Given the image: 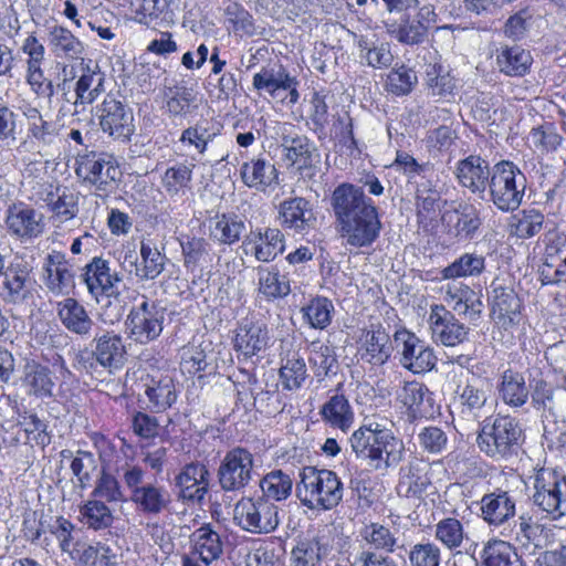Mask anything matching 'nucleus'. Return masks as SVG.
I'll return each instance as SVG.
<instances>
[{"label":"nucleus","instance_id":"53","mask_svg":"<svg viewBox=\"0 0 566 566\" xmlns=\"http://www.w3.org/2000/svg\"><path fill=\"white\" fill-rule=\"evenodd\" d=\"M434 537L449 549L459 548L464 538L465 532L462 523L454 517L440 520L434 526Z\"/></svg>","mask_w":566,"mask_h":566},{"label":"nucleus","instance_id":"13","mask_svg":"<svg viewBox=\"0 0 566 566\" xmlns=\"http://www.w3.org/2000/svg\"><path fill=\"white\" fill-rule=\"evenodd\" d=\"M34 284L28 264L14 259L0 277V295L9 303L25 304L33 297Z\"/></svg>","mask_w":566,"mask_h":566},{"label":"nucleus","instance_id":"31","mask_svg":"<svg viewBox=\"0 0 566 566\" xmlns=\"http://www.w3.org/2000/svg\"><path fill=\"white\" fill-rule=\"evenodd\" d=\"M356 43L361 63L373 69H385L391 65L394 55L388 42L378 41L375 35H360Z\"/></svg>","mask_w":566,"mask_h":566},{"label":"nucleus","instance_id":"61","mask_svg":"<svg viewBox=\"0 0 566 566\" xmlns=\"http://www.w3.org/2000/svg\"><path fill=\"white\" fill-rule=\"evenodd\" d=\"M416 201L418 214H429L440 208L441 193L431 180H424L417 185Z\"/></svg>","mask_w":566,"mask_h":566},{"label":"nucleus","instance_id":"37","mask_svg":"<svg viewBox=\"0 0 566 566\" xmlns=\"http://www.w3.org/2000/svg\"><path fill=\"white\" fill-rule=\"evenodd\" d=\"M49 44L57 57L76 60L84 52L83 43L70 30L59 25L50 31Z\"/></svg>","mask_w":566,"mask_h":566},{"label":"nucleus","instance_id":"39","mask_svg":"<svg viewBox=\"0 0 566 566\" xmlns=\"http://www.w3.org/2000/svg\"><path fill=\"white\" fill-rule=\"evenodd\" d=\"M497 65L500 71L510 76L524 75L532 64L528 51L520 46H503L499 51Z\"/></svg>","mask_w":566,"mask_h":566},{"label":"nucleus","instance_id":"17","mask_svg":"<svg viewBox=\"0 0 566 566\" xmlns=\"http://www.w3.org/2000/svg\"><path fill=\"white\" fill-rule=\"evenodd\" d=\"M480 511L481 517L490 526L499 527L514 518L516 501L507 491L497 489L482 496Z\"/></svg>","mask_w":566,"mask_h":566},{"label":"nucleus","instance_id":"2","mask_svg":"<svg viewBox=\"0 0 566 566\" xmlns=\"http://www.w3.org/2000/svg\"><path fill=\"white\" fill-rule=\"evenodd\" d=\"M356 455L375 471L387 472L403 459L405 446L389 429L379 423H369L355 430L349 439Z\"/></svg>","mask_w":566,"mask_h":566},{"label":"nucleus","instance_id":"15","mask_svg":"<svg viewBox=\"0 0 566 566\" xmlns=\"http://www.w3.org/2000/svg\"><path fill=\"white\" fill-rule=\"evenodd\" d=\"M521 315V301L510 286L492 284L491 317L493 322L507 329L518 323Z\"/></svg>","mask_w":566,"mask_h":566},{"label":"nucleus","instance_id":"62","mask_svg":"<svg viewBox=\"0 0 566 566\" xmlns=\"http://www.w3.org/2000/svg\"><path fill=\"white\" fill-rule=\"evenodd\" d=\"M94 499L105 500L108 503L124 502L125 496L117 479L107 472H102L92 492Z\"/></svg>","mask_w":566,"mask_h":566},{"label":"nucleus","instance_id":"63","mask_svg":"<svg viewBox=\"0 0 566 566\" xmlns=\"http://www.w3.org/2000/svg\"><path fill=\"white\" fill-rule=\"evenodd\" d=\"M280 377L284 388L292 390L298 388L306 377V365L300 357H289L280 368Z\"/></svg>","mask_w":566,"mask_h":566},{"label":"nucleus","instance_id":"55","mask_svg":"<svg viewBox=\"0 0 566 566\" xmlns=\"http://www.w3.org/2000/svg\"><path fill=\"white\" fill-rule=\"evenodd\" d=\"M259 291L268 298H277L286 296L291 289L284 275L277 271L261 269L259 270Z\"/></svg>","mask_w":566,"mask_h":566},{"label":"nucleus","instance_id":"6","mask_svg":"<svg viewBox=\"0 0 566 566\" xmlns=\"http://www.w3.org/2000/svg\"><path fill=\"white\" fill-rule=\"evenodd\" d=\"M75 174L82 184L93 187L101 196L112 192L120 178L115 158L105 153L90 151L76 158Z\"/></svg>","mask_w":566,"mask_h":566},{"label":"nucleus","instance_id":"49","mask_svg":"<svg viewBox=\"0 0 566 566\" xmlns=\"http://www.w3.org/2000/svg\"><path fill=\"white\" fill-rule=\"evenodd\" d=\"M543 222L544 216L538 210H523L512 216L510 233L523 239L532 238L542 230Z\"/></svg>","mask_w":566,"mask_h":566},{"label":"nucleus","instance_id":"22","mask_svg":"<svg viewBox=\"0 0 566 566\" xmlns=\"http://www.w3.org/2000/svg\"><path fill=\"white\" fill-rule=\"evenodd\" d=\"M430 485L428 464L413 458L400 468L397 492L407 499H419Z\"/></svg>","mask_w":566,"mask_h":566},{"label":"nucleus","instance_id":"9","mask_svg":"<svg viewBox=\"0 0 566 566\" xmlns=\"http://www.w3.org/2000/svg\"><path fill=\"white\" fill-rule=\"evenodd\" d=\"M522 428L510 416H497L492 423H485L479 436L478 444L482 452L495 459L513 454L520 444Z\"/></svg>","mask_w":566,"mask_h":566},{"label":"nucleus","instance_id":"33","mask_svg":"<svg viewBox=\"0 0 566 566\" xmlns=\"http://www.w3.org/2000/svg\"><path fill=\"white\" fill-rule=\"evenodd\" d=\"M499 394L505 405L512 408H520L527 401L530 391L524 376L509 369L502 375Z\"/></svg>","mask_w":566,"mask_h":566},{"label":"nucleus","instance_id":"5","mask_svg":"<svg viewBox=\"0 0 566 566\" xmlns=\"http://www.w3.org/2000/svg\"><path fill=\"white\" fill-rule=\"evenodd\" d=\"M146 472L136 464H126L122 468V480L129 491V501L138 511L148 515H158L164 512L169 503L168 490L155 482L144 483Z\"/></svg>","mask_w":566,"mask_h":566},{"label":"nucleus","instance_id":"28","mask_svg":"<svg viewBox=\"0 0 566 566\" xmlns=\"http://www.w3.org/2000/svg\"><path fill=\"white\" fill-rule=\"evenodd\" d=\"M182 499L201 502L209 488V471L205 464L190 463L177 478Z\"/></svg>","mask_w":566,"mask_h":566},{"label":"nucleus","instance_id":"58","mask_svg":"<svg viewBox=\"0 0 566 566\" xmlns=\"http://www.w3.org/2000/svg\"><path fill=\"white\" fill-rule=\"evenodd\" d=\"M424 82L430 93L437 96L451 94L455 87L454 78L437 64L428 65Z\"/></svg>","mask_w":566,"mask_h":566},{"label":"nucleus","instance_id":"57","mask_svg":"<svg viewBox=\"0 0 566 566\" xmlns=\"http://www.w3.org/2000/svg\"><path fill=\"white\" fill-rule=\"evenodd\" d=\"M418 82L415 71L405 65L392 69L386 78V90L397 96L409 94Z\"/></svg>","mask_w":566,"mask_h":566},{"label":"nucleus","instance_id":"29","mask_svg":"<svg viewBox=\"0 0 566 566\" xmlns=\"http://www.w3.org/2000/svg\"><path fill=\"white\" fill-rule=\"evenodd\" d=\"M192 552L206 565L217 560L223 552V543L219 532L209 523L202 524L190 535Z\"/></svg>","mask_w":566,"mask_h":566},{"label":"nucleus","instance_id":"16","mask_svg":"<svg viewBox=\"0 0 566 566\" xmlns=\"http://www.w3.org/2000/svg\"><path fill=\"white\" fill-rule=\"evenodd\" d=\"M83 281L88 292L101 302L99 297H112L116 294L117 283L120 279L116 273L111 274L108 262L102 258L95 256L85 265L82 274Z\"/></svg>","mask_w":566,"mask_h":566},{"label":"nucleus","instance_id":"20","mask_svg":"<svg viewBox=\"0 0 566 566\" xmlns=\"http://www.w3.org/2000/svg\"><path fill=\"white\" fill-rule=\"evenodd\" d=\"M279 130L282 138V147L285 150V157L292 161V164H297L300 169H312L315 149L308 138L300 135L295 126L290 123H283L279 127Z\"/></svg>","mask_w":566,"mask_h":566},{"label":"nucleus","instance_id":"14","mask_svg":"<svg viewBox=\"0 0 566 566\" xmlns=\"http://www.w3.org/2000/svg\"><path fill=\"white\" fill-rule=\"evenodd\" d=\"M441 220L447 233L458 242L472 241L481 233L483 226L480 209L471 203H461L444 211Z\"/></svg>","mask_w":566,"mask_h":566},{"label":"nucleus","instance_id":"47","mask_svg":"<svg viewBox=\"0 0 566 566\" xmlns=\"http://www.w3.org/2000/svg\"><path fill=\"white\" fill-rule=\"evenodd\" d=\"M252 85L256 91L274 96L276 91L292 86V76L282 66L279 70L262 67L254 74Z\"/></svg>","mask_w":566,"mask_h":566},{"label":"nucleus","instance_id":"38","mask_svg":"<svg viewBox=\"0 0 566 566\" xmlns=\"http://www.w3.org/2000/svg\"><path fill=\"white\" fill-rule=\"evenodd\" d=\"M482 566H524L513 546L502 539L489 541L481 554Z\"/></svg>","mask_w":566,"mask_h":566},{"label":"nucleus","instance_id":"45","mask_svg":"<svg viewBox=\"0 0 566 566\" xmlns=\"http://www.w3.org/2000/svg\"><path fill=\"white\" fill-rule=\"evenodd\" d=\"M361 538L376 552L384 554L394 553L398 543L396 534L387 526L379 523H370L360 530Z\"/></svg>","mask_w":566,"mask_h":566},{"label":"nucleus","instance_id":"23","mask_svg":"<svg viewBox=\"0 0 566 566\" xmlns=\"http://www.w3.org/2000/svg\"><path fill=\"white\" fill-rule=\"evenodd\" d=\"M45 285L54 295H67L74 287V274L65 255L53 251L45 259Z\"/></svg>","mask_w":566,"mask_h":566},{"label":"nucleus","instance_id":"24","mask_svg":"<svg viewBox=\"0 0 566 566\" xmlns=\"http://www.w3.org/2000/svg\"><path fill=\"white\" fill-rule=\"evenodd\" d=\"M279 220L283 227L303 232L314 226L315 217L310 201L295 197L280 203Z\"/></svg>","mask_w":566,"mask_h":566},{"label":"nucleus","instance_id":"11","mask_svg":"<svg viewBox=\"0 0 566 566\" xmlns=\"http://www.w3.org/2000/svg\"><path fill=\"white\" fill-rule=\"evenodd\" d=\"M4 224L8 233L21 242L34 240L45 230L44 214L24 202H15L8 207Z\"/></svg>","mask_w":566,"mask_h":566},{"label":"nucleus","instance_id":"25","mask_svg":"<svg viewBox=\"0 0 566 566\" xmlns=\"http://www.w3.org/2000/svg\"><path fill=\"white\" fill-rule=\"evenodd\" d=\"M444 302L459 315L476 319L482 312V302L476 293L462 282H450L444 286Z\"/></svg>","mask_w":566,"mask_h":566},{"label":"nucleus","instance_id":"12","mask_svg":"<svg viewBox=\"0 0 566 566\" xmlns=\"http://www.w3.org/2000/svg\"><path fill=\"white\" fill-rule=\"evenodd\" d=\"M253 455L243 448H234L227 452L219 470L218 478L222 490L239 491L252 479Z\"/></svg>","mask_w":566,"mask_h":566},{"label":"nucleus","instance_id":"21","mask_svg":"<svg viewBox=\"0 0 566 566\" xmlns=\"http://www.w3.org/2000/svg\"><path fill=\"white\" fill-rule=\"evenodd\" d=\"M242 182L260 192L279 184V172L270 160L256 157L244 161L240 167Z\"/></svg>","mask_w":566,"mask_h":566},{"label":"nucleus","instance_id":"52","mask_svg":"<svg viewBox=\"0 0 566 566\" xmlns=\"http://www.w3.org/2000/svg\"><path fill=\"white\" fill-rule=\"evenodd\" d=\"M154 304H149L143 301L138 306L133 308L128 315V328L132 337L140 343H145V332L147 329L148 322L154 319L159 313Z\"/></svg>","mask_w":566,"mask_h":566},{"label":"nucleus","instance_id":"7","mask_svg":"<svg viewBox=\"0 0 566 566\" xmlns=\"http://www.w3.org/2000/svg\"><path fill=\"white\" fill-rule=\"evenodd\" d=\"M233 522L248 533L269 534L280 525V510L273 502L261 496L242 497L234 505Z\"/></svg>","mask_w":566,"mask_h":566},{"label":"nucleus","instance_id":"40","mask_svg":"<svg viewBox=\"0 0 566 566\" xmlns=\"http://www.w3.org/2000/svg\"><path fill=\"white\" fill-rule=\"evenodd\" d=\"M142 263L136 266L135 275L142 280H155L165 269L166 255L151 241L140 243Z\"/></svg>","mask_w":566,"mask_h":566},{"label":"nucleus","instance_id":"64","mask_svg":"<svg viewBox=\"0 0 566 566\" xmlns=\"http://www.w3.org/2000/svg\"><path fill=\"white\" fill-rule=\"evenodd\" d=\"M23 114L28 119V130L30 135L44 144L52 143L54 137L53 125L43 119L39 109L35 107H27Z\"/></svg>","mask_w":566,"mask_h":566},{"label":"nucleus","instance_id":"26","mask_svg":"<svg viewBox=\"0 0 566 566\" xmlns=\"http://www.w3.org/2000/svg\"><path fill=\"white\" fill-rule=\"evenodd\" d=\"M513 532L514 541L524 554L535 555L547 545L549 530L527 515L518 517V524Z\"/></svg>","mask_w":566,"mask_h":566},{"label":"nucleus","instance_id":"48","mask_svg":"<svg viewBox=\"0 0 566 566\" xmlns=\"http://www.w3.org/2000/svg\"><path fill=\"white\" fill-rule=\"evenodd\" d=\"M485 260L482 255L474 253H464L450 265L441 271L446 280L476 276L484 270Z\"/></svg>","mask_w":566,"mask_h":566},{"label":"nucleus","instance_id":"44","mask_svg":"<svg viewBox=\"0 0 566 566\" xmlns=\"http://www.w3.org/2000/svg\"><path fill=\"white\" fill-rule=\"evenodd\" d=\"M80 514L83 524L95 531L108 528L114 521L111 509L97 499L88 500L81 505Z\"/></svg>","mask_w":566,"mask_h":566},{"label":"nucleus","instance_id":"51","mask_svg":"<svg viewBox=\"0 0 566 566\" xmlns=\"http://www.w3.org/2000/svg\"><path fill=\"white\" fill-rule=\"evenodd\" d=\"M217 134L218 132L209 128L207 123H200L186 128L181 133L179 143L185 149L202 155Z\"/></svg>","mask_w":566,"mask_h":566},{"label":"nucleus","instance_id":"42","mask_svg":"<svg viewBox=\"0 0 566 566\" xmlns=\"http://www.w3.org/2000/svg\"><path fill=\"white\" fill-rule=\"evenodd\" d=\"M266 332L255 324H242L237 329L234 348L242 354H255L265 349Z\"/></svg>","mask_w":566,"mask_h":566},{"label":"nucleus","instance_id":"59","mask_svg":"<svg viewBox=\"0 0 566 566\" xmlns=\"http://www.w3.org/2000/svg\"><path fill=\"white\" fill-rule=\"evenodd\" d=\"M388 32L400 43L407 45L419 44L423 41L427 31L419 23H410L402 19V23L386 22Z\"/></svg>","mask_w":566,"mask_h":566},{"label":"nucleus","instance_id":"43","mask_svg":"<svg viewBox=\"0 0 566 566\" xmlns=\"http://www.w3.org/2000/svg\"><path fill=\"white\" fill-rule=\"evenodd\" d=\"M75 554L73 558L85 566H117L118 564L117 554L102 543L77 545Z\"/></svg>","mask_w":566,"mask_h":566},{"label":"nucleus","instance_id":"36","mask_svg":"<svg viewBox=\"0 0 566 566\" xmlns=\"http://www.w3.org/2000/svg\"><path fill=\"white\" fill-rule=\"evenodd\" d=\"M104 91V74L98 70L87 67L76 82L73 106L92 104Z\"/></svg>","mask_w":566,"mask_h":566},{"label":"nucleus","instance_id":"1","mask_svg":"<svg viewBox=\"0 0 566 566\" xmlns=\"http://www.w3.org/2000/svg\"><path fill=\"white\" fill-rule=\"evenodd\" d=\"M331 205L343 245L361 249L376 242L381 221L377 207L361 188L352 184L339 185L332 193Z\"/></svg>","mask_w":566,"mask_h":566},{"label":"nucleus","instance_id":"60","mask_svg":"<svg viewBox=\"0 0 566 566\" xmlns=\"http://www.w3.org/2000/svg\"><path fill=\"white\" fill-rule=\"evenodd\" d=\"M50 208L55 219L66 222L78 212L77 196L66 188L57 189V197L50 202Z\"/></svg>","mask_w":566,"mask_h":566},{"label":"nucleus","instance_id":"34","mask_svg":"<svg viewBox=\"0 0 566 566\" xmlns=\"http://www.w3.org/2000/svg\"><path fill=\"white\" fill-rule=\"evenodd\" d=\"M327 552L328 545L323 537L300 541L292 551V566H321Z\"/></svg>","mask_w":566,"mask_h":566},{"label":"nucleus","instance_id":"3","mask_svg":"<svg viewBox=\"0 0 566 566\" xmlns=\"http://www.w3.org/2000/svg\"><path fill=\"white\" fill-rule=\"evenodd\" d=\"M296 493L307 509L329 511L342 502L344 485L332 470L305 467L300 472Z\"/></svg>","mask_w":566,"mask_h":566},{"label":"nucleus","instance_id":"50","mask_svg":"<svg viewBox=\"0 0 566 566\" xmlns=\"http://www.w3.org/2000/svg\"><path fill=\"white\" fill-rule=\"evenodd\" d=\"M460 405L462 416L473 419L485 416L491 409V407H488L486 392L472 385L463 388L460 395Z\"/></svg>","mask_w":566,"mask_h":566},{"label":"nucleus","instance_id":"18","mask_svg":"<svg viewBox=\"0 0 566 566\" xmlns=\"http://www.w3.org/2000/svg\"><path fill=\"white\" fill-rule=\"evenodd\" d=\"M429 321L434 337L444 346L453 347L467 339L468 328L443 305L431 306Z\"/></svg>","mask_w":566,"mask_h":566},{"label":"nucleus","instance_id":"27","mask_svg":"<svg viewBox=\"0 0 566 566\" xmlns=\"http://www.w3.org/2000/svg\"><path fill=\"white\" fill-rule=\"evenodd\" d=\"M245 244L251 245V251L258 261L270 262L283 253L284 234L276 228L256 230L251 232Z\"/></svg>","mask_w":566,"mask_h":566},{"label":"nucleus","instance_id":"54","mask_svg":"<svg viewBox=\"0 0 566 566\" xmlns=\"http://www.w3.org/2000/svg\"><path fill=\"white\" fill-rule=\"evenodd\" d=\"M24 382L30 387V392L35 396L49 397L52 395L53 381L46 367L27 363Z\"/></svg>","mask_w":566,"mask_h":566},{"label":"nucleus","instance_id":"10","mask_svg":"<svg viewBox=\"0 0 566 566\" xmlns=\"http://www.w3.org/2000/svg\"><path fill=\"white\" fill-rule=\"evenodd\" d=\"M95 116L101 129L115 139L128 140L135 132L133 111L113 95L96 105Z\"/></svg>","mask_w":566,"mask_h":566},{"label":"nucleus","instance_id":"8","mask_svg":"<svg viewBox=\"0 0 566 566\" xmlns=\"http://www.w3.org/2000/svg\"><path fill=\"white\" fill-rule=\"evenodd\" d=\"M533 504L553 521L566 515V476L549 468L533 476Z\"/></svg>","mask_w":566,"mask_h":566},{"label":"nucleus","instance_id":"56","mask_svg":"<svg viewBox=\"0 0 566 566\" xmlns=\"http://www.w3.org/2000/svg\"><path fill=\"white\" fill-rule=\"evenodd\" d=\"M333 303L326 297H315L302 308L303 318L313 328H325L332 321Z\"/></svg>","mask_w":566,"mask_h":566},{"label":"nucleus","instance_id":"30","mask_svg":"<svg viewBox=\"0 0 566 566\" xmlns=\"http://www.w3.org/2000/svg\"><path fill=\"white\" fill-rule=\"evenodd\" d=\"M322 420L334 429L347 432L354 423V410L344 394L338 390L328 398L319 410Z\"/></svg>","mask_w":566,"mask_h":566},{"label":"nucleus","instance_id":"41","mask_svg":"<svg viewBox=\"0 0 566 566\" xmlns=\"http://www.w3.org/2000/svg\"><path fill=\"white\" fill-rule=\"evenodd\" d=\"M260 488L263 493L261 497L270 502L284 501L292 493L293 480L282 470H273L261 479Z\"/></svg>","mask_w":566,"mask_h":566},{"label":"nucleus","instance_id":"46","mask_svg":"<svg viewBox=\"0 0 566 566\" xmlns=\"http://www.w3.org/2000/svg\"><path fill=\"white\" fill-rule=\"evenodd\" d=\"M195 165L176 164L169 167L163 178L161 184L166 192L170 197L184 195L190 189L192 180V169Z\"/></svg>","mask_w":566,"mask_h":566},{"label":"nucleus","instance_id":"32","mask_svg":"<svg viewBox=\"0 0 566 566\" xmlns=\"http://www.w3.org/2000/svg\"><path fill=\"white\" fill-rule=\"evenodd\" d=\"M398 399L413 417L428 416L433 411L432 394L422 384L407 382L399 392Z\"/></svg>","mask_w":566,"mask_h":566},{"label":"nucleus","instance_id":"4","mask_svg":"<svg viewBox=\"0 0 566 566\" xmlns=\"http://www.w3.org/2000/svg\"><path fill=\"white\" fill-rule=\"evenodd\" d=\"M488 188L490 200L499 210L514 211L522 205L526 177L515 164L502 160L493 166Z\"/></svg>","mask_w":566,"mask_h":566},{"label":"nucleus","instance_id":"19","mask_svg":"<svg viewBox=\"0 0 566 566\" xmlns=\"http://www.w3.org/2000/svg\"><path fill=\"white\" fill-rule=\"evenodd\" d=\"M493 174V167L480 156L471 155L457 165V179L459 184L472 193H484Z\"/></svg>","mask_w":566,"mask_h":566},{"label":"nucleus","instance_id":"35","mask_svg":"<svg viewBox=\"0 0 566 566\" xmlns=\"http://www.w3.org/2000/svg\"><path fill=\"white\" fill-rule=\"evenodd\" d=\"M57 306L59 316L67 329L76 334L90 332L93 321L90 318L84 306L75 298H65Z\"/></svg>","mask_w":566,"mask_h":566}]
</instances>
